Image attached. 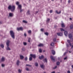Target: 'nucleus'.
<instances>
[{"instance_id":"052dcab7","label":"nucleus","mask_w":73,"mask_h":73,"mask_svg":"<svg viewBox=\"0 0 73 73\" xmlns=\"http://www.w3.org/2000/svg\"><path fill=\"white\" fill-rule=\"evenodd\" d=\"M51 73H55V71H54L53 72H52Z\"/></svg>"},{"instance_id":"09e8293b","label":"nucleus","mask_w":73,"mask_h":73,"mask_svg":"<svg viewBox=\"0 0 73 73\" xmlns=\"http://www.w3.org/2000/svg\"><path fill=\"white\" fill-rule=\"evenodd\" d=\"M41 31H42V32H43L44 31V29H42L40 30Z\"/></svg>"},{"instance_id":"7ed1b4c3","label":"nucleus","mask_w":73,"mask_h":73,"mask_svg":"<svg viewBox=\"0 0 73 73\" xmlns=\"http://www.w3.org/2000/svg\"><path fill=\"white\" fill-rule=\"evenodd\" d=\"M10 35L12 37L13 39H15V33H14L13 31H10Z\"/></svg>"},{"instance_id":"dca6fc26","label":"nucleus","mask_w":73,"mask_h":73,"mask_svg":"<svg viewBox=\"0 0 73 73\" xmlns=\"http://www.w3.org/2000/svg\"><path fill=\"white\" fill-rule=\"evenodd\" d=\"M61 25L62 26V27L63 28H64V27H65V25H64V23H61Z\"/></svg>"},{"instance_id":"e2e57ef3","label":"nucleus","mask_w":73,"mask_h":73,"mask_svg":"<svg viewBox=\"0 0 73 73\" xmlns=\"http://www.w3.org/2000/svg\"><path fill=\"white\" fill-rule=\"evenodd\" d=\"M70 20H72V18H70Z\"/></svg>"},{"instance_id":"4c0bfd02","label":"nucleus","mask_w":73,"mask_h":73,"mask_svg":"<svg viewBox=\"0 0 73 73\" xmlns=\"http://www.w3.org/2000/svg\"><path fill=\"white\" fill-rule=\"evenodd\" d=\"M16 4H17V5H19V2H17V3H16Z\"/></svg>"},{"instance_id":"ddd939ff","label":"nucleus","mask_w":73,"mask_h":73,"mask_svg":"<svg viewBox=\"0 0 73 73\" xmlns=\"http://www.w3.org/2000/svg\"><path fill=\"white\" fill-rule=\"evenodd\" d=\"M9 16L10 17H13V14L12 13H9Z\"/></svg>"},{"instance_id":"864d4df0","label":"nucleus","mask_w":73,"mask_h":73,"mask_svg":"<svg viewBox=\"0 0 73 73\" xmlns=\"http://www.w3.org/2000/svg\"><path fill=\"white\" fill-rule=\"evenodd\" d=\"M22 50H23V51H24L25 50V48H22Z\"/></svg>"},{"instance_id":"4d7b16f0","label":"nucleus","mask_w":73,"mask_h":73,"mask_svg":"<svg viewBox=\"0 0 73 73\" xmlns=\"http://www.w3.org/2000/svg\"><path fill=\"white\" fill-rule=\"evenodd\" d=\"M66 46H67V47H69V45L68 44H66Z\"/></svg>"},{"instance_id":"f8f14e48","label":"nucleus","mask_w":73,"mask_h":73,"mask_svg":"<svg viewBox=\"0 0 73 73\" xmlns=\"http://www.w3.org/2000/svg\"><path fill=\"white\" fill-rule=\"evenodd\" d=\"M40 66L41 68H42L43 69H44V66L43 64H40Z\"/></svg>"},{"instance_id":"603ef678","label":"nucleus","mask_w":73,"mask_h":73,"mask_svg":"<svg viewBox=\"0 0 73 73\" xmlns=\"http://www.w3.org/2000/svg\"><path fill=\"white\" fill-rule=\"evenodd\" d=\"M2 67H4V64H2Z\"/></svg>"},{"instance_id":"c9c22d12","label":"nucleus","mask_w":73,"mask_h":73,"mask_svg":"<svg viewBox=\"0 0 73 73\" xmlns=\"http://www.w3.org/2000/svg\"><path fill=\"white\" fill-rule=\"evenodd\" d=\"M30 40H31V38H29L28 40V42H30L31 41Z\"/></svg>"},{"instance_id":"49530a36","label":"nucleus","mask_w":73,"mask_h":73,"mask_svg":"<svg viewBox=\"0 0 73 73\" xmlns=\"http://www.w3.org/2000/svg\"><path fill=\"white\" fill-rule=\"evenodd\" d=\"M26 66H30V67H31V66H32L31 65H28V64H26Z\"/></svg>"},{"instance_id":"79ce46f5","label":"nucleus","mask_w":73,"mask_h":73,"mask_svg":"<svg viewBox=\"0 0 73 73\" xmlns=\"http://www.w3.org/2000/svg\"><path fill=\"white\" fill-rule=\"evenodd\" d=\"M52 12H53V10H51L50 11V13H52Z\"/></svg>"},{"instance_id":"c756f323","label":"nucleus","mask_w":73,"mask_h":73,"mask_svg":"<svg viewBox=\"0 0 73 73\" xmlns=\"http://www.w3.org/2000/svg\"><path fill=\"white\" fill-rule=\"evenodd\" d=\"M27 14L28 15H30V11L29 10L27 13Z\"/></svg>"},{"instance_id":"9d476101","label":"nucleus","mask_w":73,"mask_h":73,"mask_svg":"<svg viewBox=\"0 0 73 73\" xmlns=\"http://www.w3.org/2000/svg\"><path fill=\"white\" fill-rule=\"evenodd\" d=\"M68 36L70 39H72V34H69Z\"/></svg>"},{"instance_id":"338daca9","label":"nucleus","mask_w":73,"mask_h":73,"mask_svg":"<svg viewBox=\"0 0 73 73\" xmlns=\"http://www.w3.org/2000/svg\"><path fill=\"white\" fill-rule=\"evenodd\" d=\"M36 13H38V11H37L36 12Z\"/></svg>"},{"instance_id":"72a5a7b5","label":"nucleus","mask_w":73,"mask_h":73,"mask_svg":"<svg viewBox=\"0 0 73 73\" xmlns=\"http://www.w3.org/2000/svg\"><path fill=\"white\" fill-rule=\"evenodd\" d=\"M67 42L68 43H70V40H67Z\"/></svg>"},{"instance_id":"f3484780","label":"nucleus","mask_w":73,"mask_h":73,"mask_svg":"<svg viewBox=\"0 0 73 73\" xmlns=\"http://www.w3.org/2000/svg\"><path fill=\"white\" fill-rule=\"evenodd\" d=\"M43 61H44V62H46V63H47V59H46V58H44V59L43 60Z\"/></svg>"},{"instance_id":"423d86ee","label":"nucleus","mask_w":73,"mask_h":73,"mask_svg":"<svg viewBox=\"0 0 73 73\" xmlns=\"http://www.w3.org/2000/svg\"><path fill=\"white\" fill-rule=\"evenodd\" d=\"M57 35L59 36H62L63 35L62 33H57Z\"/></svg>"},{"instance_id":"a878e982","label":"nucleus","mask_w":73,"mask_h":73,"mask_svg":"<svg viewBox=\"0 0 73 73\" xmlns=\"http://www.w3.org/2000/svg\"><path fill=\"white\" fill-rule=\"evenodd\" d=\"M49 21H50V19L49 18H47V19L46 20V22L47 23H48L49 22Z\"/></svg>"},{"instance_id":"de8ad7c7","label":"nucleus","mask_w":73,"mask_h":73,"mask_svg":"<svg viewBox=\"0 0 73 73\" xmlns=\"http://www.w3.org/2000/svg\"><path fill=\"white\" fill-rule=\"evenodd\" d=\"M57 68V66H56L54 68H53V69H56Z\"/></svg>"},{"instance_id":"8fccbe9b","label":"nucleus","mask_w":73,"mask_h":73,"mask_svg":"<svg viewBox=\"0 0 73 73\" xmlns=\"http://www.w3.org/2000/svg\"><path fill=\"white\" fill-rule=\"evenodd\" d=\"M66 53H67V52H65L64 54V56H65V55H66Z\"/></svg>"},{"instance_id":"ea45409f","label":"nucleus","mask_w":73,"mask_h":73,"mask_svg":"<svg viewBox=\"0 0 73 73\" xmlns=\"http://www.w3.org/2000/svg\"><path fill=\"white\" fill-rule=\"evenodd\" d=\"M61 31H65V30L63 29H60Z\"/></svg>"},{"instance_id":"aec40b11","label":"nucleus","mask_w":73,"mask_h":73,"mask_svg":"<svg viewBox=\"0 0 73 73\" xmlns=\"http://www.w3.org/2000/svg\"><path fill=\"white\" fill-rule=\"evenodd\" d=\"M20 58H21V60H23V58H24V56H23V55H20Z\"/></svg>"},{"instance_id":"393cba45","label":"nucleus","mask_w":73,"mask_h":73,"mask_svg":"<svg viewBox=\"0 0 73 73\" xmlns=\"http://www.w3.org/2000/svg\"><path fill=\"white\" fill-rule=\"evenodd\" d=\"M35 66H38V63L37 62L35 63Z\"/></svg>"},{"instance_id":"39448f33","label":"nucleus","mask_w":73,"mask_h":73,"mask_svg":"<svg viewBox=\"0 0 73 73\" xmlns=\"http://www.w3.org/2000/svg\"><path fill=\"white\" fill-rule=\"evenodd\" d=\"M5 57L3 56L1 58V62H4V61H5Z\"/></svg>"},{"instance_id":"2eb2a0df","label":"nucleus","mask_w":73,"mask_h":73,"mask_svg":"<svg viewBox=\"0 0 73 73\" xmlns=\"http://www.w3.org/2000/svg\"><path fill=\"white\" fill-rule=\"evenodd\" d=\"M64 34L66 36H67V35H68V32L66 31H65L64 32Z\"/></svg>"},{"instance_id":"4be33fe9","label":"nucleus","mask_w":73,"mask_h":73,"mask_svg":"<svg viewBox=\"0 0 73 73\" xmlns=\"http://www.w3.org/2000/svg\"><path fill=\"white\" fill-rule=\"evenodd\" d=\"M19 64H20V61L19 60H17V65L18 66H19Z\"/></svg>"},{"instance_id":"bf43d9fd","label":"nucleus","mask_w":73,"mask_h":73,"mask_svg":"<svg viewBox=\"0 0 73 73\" xmlns=\"http://www.w3.org/2000/svg\"><path fill=\"white\" fill-rule=\"evenodd\" d=\"M57 27V25H55L54 26V28H56Z\"/></svg>"},{"instance_id":"a18cd8bd","label":"nucleus","mask_w":73,"mask_h":73,"mask_svg":"<svg viewBox=\"0 0 73 73\" xmlns=\"http://www.w3.org/2000/svg\"><path fill=\"white\" fill-rule=\"evenodd\" d=\"M26 70H27V71H29V69L28 68H26Z\"/></svg>"},{"instance_id":"a19ab883","label":"nucleus","mask_w":73,"mask_h":73,"mask_svg":"<svg viewBox=\"0 0 73 73\" xmlns=\"http://www.w3.org/2000/svg\"><path fill=\"white\" fill-rule=\"evenodd\" d=\"M56 38H54L53 39V41L54 42H56Z\"/></svg>"},{"instance_id":"69168bd1","label":"nucleus","mask_w":73,"mask_h":73,"mask_svg":"<svg viewBox=\"0 0 73 73\" xmlns=\"http://www.w3.org/2000/svg\"><path fill=\"white\" fill-rule=\"evenodd\" d=\"M71 67H72V68H73V65H72Z\"/></svg>"},{"instance_id":"cd10ccee","label":"nucleus","mask_w":73,"mask_h":73,"mask_svg":"<svg viewBox=\"0 0 73 73\" xmlns=\"http://www.w3.org/2000/svg\"><path fill=\"white\" fill-rule=\"evenodd\" d=\"M29 61H31L32 60V57H30V58H29Z\"/></svg>"},{"instance_id":"1a4fd4ad","label":"nucleus","mask_w":73,"mask_h":73,"mask_svg":"<svg viewBox=\"0 0 73 73\" xmlns=\"http://www.w3.org/2000/svg\"><path fill=\"white\" fill-rule=\"evenodd\" d=\"M44 58V56H43V55H41V56H39V58L40 60H41V59H43Z\"/></svg>"},{"instance_id":"f257e3e1","label":"nucleus","mask_w":73,"mask_h":73,"mask_svg":"<svg viewBox=\"0 0 73 73\" xmlns=\"http://www.w3.org/2000/svg\"><path fill=\"white\" fill-rule=\"evenodd\" d=\"M15 8L16 7L15 5L11 6V5H10L8 7V9H9V10H11V12H13L15 10Z\"/></svg>"},{"instance_id":"a211bd4d","label":"nucleus","mask_w":73,"mask_h":73,"mask_svg":"<svg viewBox=\"0 0 73 73\" xmlns=\"http://www.w3.org/2000/svg\"><path fill=\"white\" fill-rule=\"evenodd\" d=\"M0 46L2 48H3L4 47V44H1L0 45Z\"/></svg>"},{"instance_id":"2f4dec72","label":"nucleus","mask_w":73,"mask_h":73,"mask_svg":"<svg viewBox=\"0 0 73 73\" xmlns=\"http://www.w3.org/2000/svg\"><path fill=\"white\" fill-rule=\"evenodd\" d=\"M56 64L57 65H60V62H56Z\"/></svg>"},{"instance_id":"412c9836","label":"nucleus","mask_w":73,"mask_h":73,"mask_svg":"<svg viewBox=\"0 0 73 73\" xmlns=\"http://www.w3.org/2000/svg\"><path fill=\"white\" fill-rule=\"evenodd\" d=\"M52 53L53 54V55H54L55 54V51L54 50H52Z\"/></svg>"},{"instance_id":"13d9d810","label":"nucleus","mask_w":73,"mask_h":73,"mask_svg":"<svg viewBox=\"0 0 73 73\" xmlns=\"http://www.w3.org/2000/svg\"><path fill=\"white\" fill-rule=\"evenodd\" d=\"M73 45H72L71 46V49H73Z\"/></svg>"},{"instance_id":"f704fd0d","label":"nucleus","mask_w":73,"mask_h":73,"mask_svg":"<svg viewBox=\"0 0 73 73\" xmlns=\"http://www.w3.org/2000/svg\"><path fill=\"white\" fill-rule=\"evenodd\" d=\"M32 31L31 30H29L28 31V33H31Z\"/></svg>"},{"instance_id":"0eeeda50","label":"nucleus","mask_w":73,"mask_h":73,"mask_svg":"<svg viewBox=\"0 0 73 73\" xmlns=\"http://www.w3.org/2000/svg\"><path fill=\"white\" fill-rule=\"evenodd\" d=\"M51 59L52 61L54 62L55 61V58H54L52 56H50Z\"/></svg>"},{"instance_id":"58836bf2","label":"nucleus","mask_w":73,"mask_h":73,"mask_svg":"<svg viewBox=\"0 0 73 73\" xmlns=\"http://www.w3.org/2000/svg\"><path fill=\"white\" fill-rule=\"evenodd\" d=\"M67 59H68V56H66L64 58V60H67Z\"/></svg>"},{"instance_id":"7c9ffc66","label":"nucleus","mask_w":73,"mask_h":73,"mask_svg":"<svg viewBox=\"0 0 73 73\" xmlns=\"http://www.w3.org/2000/svg\"><path fill=\"white\" fill-rule=\"evenodd\" d=\"M25 61H27V60H28V58L27 57H25Z\"/></svg>"},{"instance_id":"774afa93","label":"nucleus","mask_w":73,"mask_h":73,"mask_svg":"<svg viewBox=\"0 0 73 73\" xmlns=\"http://www.w3.org/2000/svg\"><path fill=\"white\" fill-rule=\"evenodd\" d=\"M70 3V0L68 1V3Z\"/></svg>"},{"instance_id":"680f3d73","label":"nucleus","mask_w":73,"mask_h":73,"mask_svg":"<svg viewBox=\"0 0 73 73\" xmlns=\"http://www.w3.org/2000/svg\"><path fill=\"white\" fill-rule=\"evenodd\" d=\"M2 24V22L0 21V24Z\"/></svg>"},{"instance_id":"9b49d317","label":"nucleus","mask_w":73,"mask_h":73,"mask_svg":"<svg viewBox=\"0 0 73 73\" xmlns=\"http://www.w3.org/2000/svg\"><path fill=\"white\" fill-rule=\"evenodd\" d=\"M18 9H21V8H22V6L21 5H18Z\"/></svg>"},{"instance_id":"c03bdc74","label":"nucleus","mask_w":73,"mask_h":73,"mask_svg":"<svg viewBox=\"0 0 73 73\" xmlns=\"http://www.w3.org/2000/svg\"><path fill=\"white\" fill-rule=\"evenodd\" d=\"M20 10V12H23V10H22L21 9H19Z\"/></svg>"},{"instance_id":"37998d69","label":"nucleus","mask_w":73,"mask_h":73,"mask_svg":"<svg viewBox=\"0 0 73 73\" xmlns=\"http://www.w3.org/2000/svg\"><path fill=\"white\" fill-rule=\"evenodd\" d=\"M18 71L19 73H21V70H20V69H19Z\"/></svg>"},{"instance_id":"e433bc0d","label":"nucleus","mask_w":73,"mask_h":73,"mask_svg":"<svg viewBox=\"0 0 73 73\" xmlns=\"http://www.w3.org/2000/svg\"><path fill=\"white\" fill-rule=\"evenodd\" d=\"M23 44H24V45H27V44L26 42H24Z\"/></svg>"},{"instance_id":"6e6d98bb","label":"nucleus","mask_w":73,"mask_h":73,"mask_svg":"<svg viewBox=\"0 0 73 73\" xmlns=\"http://www.w3.org/2000/svg\"><path fill=\"white\" fill-rule=\"evenodd\" d=\"M67 73H70V71L68 70L67 71Z\"/></svg>"},{"instance_id":"c85d7f7f","label":"nucleus","mask_w":73,"mask_h":73,"mask_svg":"<svg viewBox=\"0 0 73 73\" xmlns=\"http://www.w3.org/2000/svg\"><path fill=\"white\" fill-rule=\"evenodd\" d=\"M23 23H25L27 24V21H25V20H23Z\"/></svg>"},{"instance_id":"0e129e2a","label":"nucleus","mask_w":73,"mask_h":73,"mask_svg":"<svg viewBox=\"0 0 73 73\" xmlns=\"http://www.w3.org/2000/svg\"><path fill=\"white\" fill-rule=\"evenodd\" d=\"M68 50H66V52H68Z\"/></svg>"},{"instance_id":"f03ea898","label":"nucleus","mask_w":73,"mask_h":73,"mask_svg":"<svg viewBox=\"0 0 73 73\" xmlns=\"http://www.w3.org/2000/svg\"><path fill=\"white\" fill-rule=\"evenodd\" d=\"M10 42V41L9 40H7V42H6V45L7 46V47L6 48V50H11V48L9 47V43Z\"/></svg>"},{"instance_id":"bb28decb","label":"nucleus","mask_w":73,"mask_h":73,"mask_svg":"<svg viewBox=\"0 0 73 73\" xmlns=\"http://www.w3.org/2000/svg\"><path fill=\"white\" fill-rule=\"evenodd\" d=\"M44 35H46V36H48V32H45L44 33Z\"/></svg>"},{"instance_id":"4468645a","label":"nucleus","mask_w":73,"mask_h":73,"mask_svg":"<svg viewBox=\"0 0 73 73\" xmlns=\"http://www.w3.org/2000/svg\"><path fill=\"white\" fill-rule=\"evenodd\" d=\"M44 46V44H43L40 43L38 45V46L40 47V46Z\"/></svg>"},{"instance_id":"5fc2aeb1","label":"nucleus","mask_w":73,"mask_h":73,"mask_svg":"<svg viewBox=\"0 0 73 73\" xmlns=\"http://www.w3.org/2000/svg\"><path fill=\"white\" fill-rule=\"evenodd\" d=\"M69 44L70 46H72V43H70Z\"/></svg>"},{"instance_id":"3c124183","label":"nucleus","mask_w":73,"mask_h":73,"mask_svg":"<svg viewBox=\"0 0 73 73\" xmlns=\"http://www.w3.org/2000/svg\"><path fill=\"white\" fill-rule=\"evenodd\" d=\"M24 35L25 36V37H26V36H27V34H26V33H25L24 34Z\"/></svg>"},{"instance_id":"6ab92c4d","label":"nucleus","mask_w":73,"mask_h":73,"mask_svg":"<svg viewBox=\"0 0 73 73\" xmlns=\"http://www.w3.org/2000/svg\"><path fill=\"white\" fill-rule=\"evenodd\" d=\"M55 12H56V13H57V14H60V13H61V11H60L59 12H58V11H57V10H56L55 11Z\"/></svg>"},{"instance_id":"6e6552de","label":"nucleus","mask_w":73,"mask_h":73,"mask_svg":"<svg viewBox=\"0 0 73 73\" xmlns=\"http://www.w3.org/2000/svg\"><path fill=\"white\" fill-rule=\"evenodd\" d=\"M17 31H23V27H19L17 28Z\"/></svg>"},{"instance_id":"5701e85b","label":"nucleus","mask_w":73,"mask_h":73,"mask_svg":"<svg viewBox=\"0 0 73 73\" xmlns=\"http://www.w3.org/2000/svg\"><path fill=\"white\" fill-rule=\"evenodd\" d=\"M54 45V42H52L50 44V46H53Z\"/></svg>"},{"instance_id":"473e14b6","label":"nucleus","mask_w":73,"mask_h":73,"mask_svg":"<svg viewBox=\"0 0 73 73\" xmlns=\"http://www.w3.org/2000/svg\"><path fill=\"white\" fill-rule=\"evenodd\" d=\"M39 52L40 53H41L42 52V50H41V48H40L39 49Z\"/></svg>"},{"instance_id":"b1692460","label":"nucleus","mask_w":73,"mask_h":73,"mask_svg":"<svg viewBox=\"0 0 73 73\" xmlns=\"http://www.w3.org/2000/svg\"><path fill=\"white\" fill-rule=\"evenodd\" d=\"M73 28V25L72 24L70 25V29H72Z\"/></svg>"},{"instance_id":"20e7f679","label":"nucleus","mask_w":73,"mask_h":73,"mask_svg":"<svg viewBox=\"0 0 73 73\" xmlns=\"http://www.w3.org/2000/svg\"><path fill=\"white\" fill-rule=\"evenodd\" d=\"M30 55V56L33 57V58H36V56L35 54H31Z\"/></svg>"}]
</instances>
